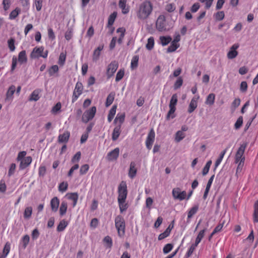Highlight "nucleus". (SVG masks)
<instances>
[{
  "instance_id": "nucleus-1",
  "label": "nucleus",
  "mask_w": 258,
  "mask_h": 258,
  "mask_svg": "<svg viewBox=\"0 0 258 258\" xmlns=\"http://www.w3.org/2000/svg\"><path fill=\"white\" fill-rule=\"evenodd\" d=\"M153 10V5L149 0H145L140 4L136 10L138 19L144 21L148 19L152 14Z\"/></svg>"
},
{
  "instance_id": "nucleus-2",
  "label": "nucleus",
  "mask_w": 258,
  "mask_h": 258,
  "mask_svg": "<svg viewBox=\"0 0 258 258\" xmlns=\"http://www.w3.org/2000/svg\"><path fill=\"white\" fill-rule=\"evenodd\" d=\"M27 57L25 50L20 51L18 54V58L16 56H13L12 58V66L11 72H13L16 69L18 62L22 64L27 62Z\"/></svg>"
},
{
  "instance_id": "nucleus-3",
  "label": "nucleus",
  "mask_w": 258,
  "mask_h": 258,
  "mask_svg": "<svg viewBox=\"0 0 258 258\" xmlns=\"http://www.w3.org/2000/svg\"><path fill=\"white\" fill-rule=\"evenodd\" d=\"M115 226L119 237H123L125 234V221L121 215H118L115 219Z\"/></svg>"
},
{
  "instance_id": "nucleus-4",
  "label": "nucleus",
  "mask_w": 258,
  "mask_h": 258,
  "mask_svg": "<svg viewBox=\"0 0 258 258\" xmlns=\"http://www.w3.org/2000/svg\"><path fill=\"white\" fill-rule=\"evenodd\" d=\"M117 200H126L127 196V189L126 183L125 181H122L118 187Z\"/></svg>"
},
{
  "instance_id": "nucleus-5",
  "label": "nucleus",
  "mask_w": 258,
  "mask_h": 258,
  "mask_svg": "<svg viewBox=\"0 0 258 258\" xmlns=\"http://www.w3.org/2000/svg\"><path fill=\"white\" fill-rule=\"evenodd\" d=\"M44 47L43 46L41 47H35L33 48L32 51L31 53L30 57L32 58H39L40 57H42L43 58H46L48 55V51L46 50L44 52Z\"/></svg>"
},
{
  "instance_id": "nucleus-6",
  "label": "nucleus",
  "mask_w": 258,
  "mask_h": 258,
  "mask_svg": "<svg viewBox=\"0 0 258 258\" xmlns=\"http://www.w3.org/2000/svg\"><path fill=\"white\" fill-rule=\"evenodd\" d=\"M177 103V95L176 94H173L171 98L169 103L170 109L167 115V119H168L170 117L173 118L174 117V115H172L175 111L176 105Z\"/></svg>"
},
{
  "instance_id": "nucleus-7",
  "label": "nucleus",
  "mask_w": 258,
  "mask_h": 258,
  "mask_svg": "<svg viewBox=\"0 0 258 258\" xmlns=\"http://www.w3.org/2000/svg\"><path fill=\"white\" fill-rule=\"evenodd\" d=\"M96 112L95 106L92 107L90 109L86 110L83 114L82 120L84 123H87L89 120H92Z\"/></svg>"
},
{
  "instance_id": "nucleus-8",
  "label": "nucleus",
  "mask_w": 258,
  "mask_h": 258,
  "mask_svg": "<svg viewBox=\"0 0 258 258\" xmlns=\"http://www.w3.org/2000/svg\"><path fill=\"white\" fill-rule=\"evenodd\" d=\"M166 18L164 15H160L156 22V28L158 31L163 32L167 30Z\"/></svg>"
},
{
  "instance_id": "nucleus-9",
  "label": "nucleus",
  "mask_w": 258,
  "mask_h": 258,
  "mask_svg": "<svg viewBox=\"0 0 258 258\" xmlns=\"http://www.w3.org/2000/svg\"><path fill=\"white\" fill-rule=\"evenodd\" d=\"M83 89L82 83L80 82H77L73 93L72 99V103H74L77 100L79 96L82 94Z\"/></svg>"
},
{
  "instance_id": "nucleus-10",
  "label": "nucleus",
  "mask_w": 258,
  "mask_h": 258,
  "mask_svg": "<svg viewBox=\"0 0 258 258\" xmlns=\"http://www.w3.org/2000/svg\"><path fill=\"white\" fill-rule=\"evenodd\" d=\"M246 146L241 145L237 151L235 157V163H244L245 157L244 156V153L245 151Z\"/></svg>"
},
{
  "instance_id": "nucleus-11",
  "label": "nucleus",
  "mask_w": 258,
  "mask_h": 258,
  "mask_svg": "<svg viewBox=\"0 0 258 258\" xmlns=\"http://www.w3.org/2000/svg\"><path fill=\"white\" fill-rule=\"evenodd\" d=\"M118 68V63L115 60L112 61L108 66L106 75L108 78L112 77Z\"/></svg>"
},
{
  "instance_id": "nucleus-12",
  "label": "nucleus",
  "mask_w": 258,
  "mask_h": 258,
  "mask_svg": "<svg viewBox=\"0 0 258 258\" xmlns=\"http://www.w3.org/2000/svg\"><path fill=\"white\" fill-rule=\"evenodd\" d=\"M173 198L175 200L182 201L186 198V192L185 191H181L179 187L174 188L172 191Z\"/></svg>"
},
{
  "instance_id": "nucleus-13",
  "label": "nucleus",
  "mask_w": 258,
  "mask_h": 258,
  "mask_svg": "<svg viewBox=\"0 0 258 258\" xmlns=\"http://www.w3.org/2000/svg\"><path fill=\"white\" fill-rule=\"evenodd\" d=\"M155 132L152 128L149 132L146 141V146L148 149L150 150L151 149L152 145L155 140Z\"/></svg>"
},
{
  "instance_id": "nucleus-14",
  "label": "nucleus",
  "mask_w": 258,
  "mask_h": 258,
  "mask_svg": "<svg viewBox=\"0 0 258 258\" xmlns=\"http://www.w3.org/2000/svg\"><path fill=\"white\" fill-rule=\"evenodd\" d=\"M239 46L238 43L234 44L228 52L227 56L228 58L232 59L235 58L238 55V51L236 50Z\"/></svg>"
},
{
  "instance_id": "nucleus-15",
  "label": "nucleus",
  "mask_w": 258,
  "mask_h": 258,
  "mask_svg": "<svg viewBox=\"0 0 258 258\" xmlns=\"http://www.w3.org/2000/svg\"><path fill=\"white\" fill-rule=\"evenodd\" d=\"M119 154V149L116 148L111 152H109L107 155V159L109 161L115 160L118 157Z\"/></svg>"
},
{
  "instance_id": "nucleus-16",
  "label": "nucleus",
  "mask_w": 258,
  "mask_h": 258,
  "mask_svg": "<svg viewBox=\"0 0 258 258\" xmlns=\"http://www.w3.org/2000/svg\"><path fill=\"white\" fill-rule=\"evenodd\" d=\"M199 97H200L198 95L197 96H194L192 98V99L189 103L188 108V112L189 113H192L197 107L198 100L199 99Z\"/></svg>"
},
{
  "instance_id": "nucleus-17",
  "label": "nucleus",
  "mask_w": 258,
  "mask_h": 258,
  "mask_svg": "<svg viewBox=\"0 0 258 258\" xmlns=\"http://www.w3.org/2000/svg\"><path fill=\"white\" fill-rule=\"evenodd\" d=\"M104 48V45L101 44L99 45L97 48H96L93 53L92 55V60L94 61H97L99 60L100 55L101 54V51L103 50Z\"/></svg>"
},
{
  "instance_id": "nucleus-18",
  "label": "nucleus",
  "mask_w": 258,
  "mask_h": 258,
  "mask_svg": "<svg viewBox=\"0 0 258 258\" xmlns=\"http://www.w3.org/2000/svg\"><path fill=\"white\" fill-rule=\"evenodd\" d=\"M127 0H119L118 6L121 9L122 13L126 14L130 11V7L126 5Z\"/></svg>"
},
{
  "instance_id": "nucleus-19",
  "label": "nucleus",
  "mask_w": 258,
  "mask_h": 258,
  "mask_svg": "<svg viewBox=\"0 0 258 258\" xmlns=\"http://www.w3.org/2000/svg\"><path fill=\"white\" fill-rule=\"evenodd\" d=\"M59 205V200L56 197H53L50 201L51 209L53 212H56Z\"/></svg>"
},
{
  "instance_id": "nucleus-20",
  "label": "nucleus",
  "mask_w": 258,
  "mask_h": 258,
  "mask_svg": "<svg viewBox=\"0 0 258 258\" xmlns=\"http://www.w3.org/2000/svg\"><path fill=\"white\" fill-rule=\"evenodd\" d=\"M32 162V158L30 156L25 157L21 160L20 164V168L23 169L28 167Z\"/></svg>"
},
{
  "instance_id": "nucleus-21",
  "label": "nucleus",
  "mask_w": 258,
  "mask_h": 258,
  "mask_svg": "<svg viewBox=\"0 0 258 258\" xmlns=\"http://www.w3.org/2000/svg\"><path fill=\"white\" fill-rule=\"evenodd\" d=\"M136 163L134 162H132L130 164L128 176L132 179L134 178L137 174V169L136 168Z\"/></svg>"
},
{
  "instance_id": "nucleus-22",
  "label": "nucleus",
  "mask_w": 258,
  "mask_h": 258,
  "mask_svg": "<svg viewBox=\"0 0 258 258\" xmlns=\"http://www.w3.org/2000/svg\"><path fill=\"white\" fill-rule=\"evenodd\" d=\"M120 212L122 213L125 211L128 208V205L126 202V200H117Z\"/></svg>"
},
{
  "instance_id": "nucleus-23",
  "label": "nucleus",
  "mask_w": 258,
  "mask_h": 258,
  "mask_svg": "<svg viewBox=\"0 0 258 258\" xmlns=\"http://www.w3.org/2000/svg\"><path fill=\"white\" fill-rule=\"evenodd\" d=\"M70 136V134L68 131H66L62 134L59 135L58 141L59 143H67L69 141Z\"/></svg>"
},
{
  "instance_id": "nucleus-24",
  "label": "nucleus",
  "mask_w": 258,
  "mask_h": 258,
  "mask_svg": "<svg viewBox=\"0 0 258 258\" xmlns=\"http://www.w3.org/2000/svg\"><path fill=\"white\" fill-rule=\"evenodd\" d=\"M121 133V126L120 124H119L115 126L113 131L112 134V140L113 141H116L120 136Z\"/></svg>"
},
{
  "instance_id": "nucleus-25",
  "label": "nucleus",
  "mask_w": 258,
  "mask_h": 258,
  "mask_svg": "<svg viewBox=\"0 0 258 258\" xmlns=\"http://www.w3.org/2000/svg\"><path fill=\"white\" fill-rule=\"evenodd\" d=\"M67 196L69 200L73 201V207H75L78 200V194L77 192H73L67 194Z\"/></svg>"
},
{
  "instance_id": "nucleus-26",
  "label": "nucleus",
  "mask_w": 258,
  "mask_h": 258,
  "mask_svg": "<svg viewBox=\"0 0 258 258\" xmlns=\"http://www.w3.org/2000/svg\"><path fill=\"white\" fill-rule=\"evenodd\" d=\"M40 92L41 91L39 89L34 90L30 96L29 100L35 101L38 100L40 98L39 94Z\"/></svg>"
},
{
  "instance_id": "nucleus-27",
  "label": "nucleus",
  "mask_w": 258,
  "mask_h": 258,
  "mask_svg": "<svg viewBox=\"0 0 258 258\" xmlns=\"http://www.w3.org/2000/svg\"><path fill=\"white\" fill-rule=\"evenodd\" d=\"M103 242L106 248L110 249L112 247L113 244L112 240L109 236H105L103 239Z\"/></svg>"
},
{
  "instance_id": "nucleus-28",
  "label": "nucleus",
  "mask_w": 258,
  "mask_h": 258,
  "mask_svg": "<svg viewBox=\"0 0 258 258\" xmlns=\"http://www.w3.org/2000/svg\"><path fill=\"white\" fill-rule=\"evenodd\" d=\"M16 91V87L14 85L11 86L6 93V100H9L13 98V94Z\"/></svg>"
},
{
  "instance_id": "nucleus-29",
  "label": "nucleus",
  "mask_w": 258,
  "mask_h": 258,
  "mask_svg": "<svg viewBox=\"0 0 258 258\" xmlns=\"http://www.w3.org/2000/svg\"><path fill=\"white\" fill-rule=\"evenodd\" d=\"M159 40L160 41V43L163 46H165L169 44L170 42H171L172 38L170 36H160L159 38Z\"/></svg>"
},
{
  "instance_id": "nucleus-30",
  "label": "nucleus",
  "mask_w": 258,
  "mask_h": 258,
  "mask_svg": "<svg viewBox=\"0 0 258 258\" xmlns=\"http://www.w3.org/2000/svg\"><path fill=\"white\" fill-rule=\"evenodd\" d=\"M116 106L113 105L112 108L109 110V113L108 114L107 116V119L109 122H110L113 119L115 113H116Z\"/></svg>"
},
{
  "instance_id": "nucleus-31",
  "label": "nucleus",
  "mask_w": 258,
  "mask_h": 258,
  "mask_svg": "<svg viewBox=\"0 0 258 258\" xmlns=\"http://www.w3.org/2000/svg\"><path fill=\"white\" fill-rule=\"evenodd\" d=\"M68 209L67 203L65 201H62L60 204L59 208V214L61 216H63L67 212Z\"/></svg>"
},
{
  "instance_id": "nucleus-32",
  "label": "nucleus",
  "mask_w": 258,
  "mask_h": 258,
  "mask_svg": "<svg viewBox=\"0 0 258 258\" xmlns=\"http://www.w3.org/2000/svg\"><path fill=\"white\" fill-rule=\"evenodd\" d=\"M226 152H227V149H225V150H224L223 151H222L221 152L219 157H218V158L216 160V161L215 162L214 170H216V168H217V167L220 164Z\"/></svg>"
},
{
  "instance_id": "nucleus-33",
  "label": "nucleus",
  "mask_w": 258,
  "mask_h": 258,
  "mask_svg": "<svg viewBox=\"0 0 258 258\" xmlns=\"http://www.w3.org/2000/svg\"><path fill=\"white\" fill-rule=\"evenodd\" d=\"M171 228H170V225H169L164 232L159 235L158 240H161L168 237L170 233Z\"/></svg>"
},
{
  "instance_id": "nucleus-34",
  "label": "nucleus",
  "mask_w": 258,
  "mask_h": 258,
  "mask_svg": "<svg viewBox=\"0 0 258 258\" xmlns=\"http://www.w3.org/2000/svg\"><path fill=\"white\" fill-rule=\"evenodd\" d=\"M68 225V222L66 221L65 220H62L59 223L57 227V231L58 232H61L63 231L67 226Z\"/></svg>"
},
{
  "instance_id": "nucleus-35",
  "label": "nucleus",
  "mask_w": 258,
  "mask_h": 258,
  "mask_svg": "<svg viewBox=\"0 0 258 258\" xmlns=\"http://www.w3.org/2000/svg\"><path fill=\"white\" fill-rule=\"evenodd\" d=\"M199 206L195 205L188 212L187 219H190L198 211Z\"/></svg>"
},
{
  "instance_id": "nucleus-36",
  "label": "nucleus",
  "mask_w": 258,
  "mask_h": 258,
  "mask_svg": "<svg viewBox=\"0 0 258 258\" xmlns=\"http://www.w3.org/2000/svg\"><path fill=\"white\" fill-rule=\"evenodd\" d=\"M117 16V13L114 12L109 17L108 19L107 27H111L114 23L115 18Z\"/></svg>"
},
{
  "instance_id": "nucleus-37",
  "label": "nucleus",
  "mask_w": 258,
  "mask_h": 258,
  "mask_svg": "<svg viewBox=\"0 0 258 258\" xmlns=\"http://www.w3.org/2000/svg\"><path fill=\"white\" fill-rule=\"evenodd\" d=\"M21 13V10L19 8H16L15 10L12 11L9 15V19L10 20H14L17 17L19 14Z\"/></svg>"
},
{
  "instance_id": "nucleus-38",
  "label": "nucleus",
  "mask_w": 258,
  "mask_h": 258,
  "mask_svg": "<svg viewBox=\"0 0 258 258\" xmlns=\"http://www.w3.org/2000/svg\"><path fill=\"white\" fill-rule=\"evenodd\" d=\"M238 165L236 168L235 176L238 178L239 176H241L242 173V169L244 166V163H238Z\"/></svg>"
},
{
  "instance_id": "nucleus-39",
  "label": "nucleus",
  "mask_w": 258,
  "mask_h": 258,
  "mask_svg": "<svg viewBox=\"0 0 258 258\" xmlns=\"http://www.w3.org/2000/svg\"><path fill=\"white\" fill-rule=\"evenodd\" d=\"M215 99V94L213 93H211L207 96L205 103L208 105H212L214 103Z\"/></svg>"
},
{
  "instance_id": "nucleus-40",
  "label": "nucleus",
  "mask_w": 258,
  "mask_h": 258,
  "mask_svg": "<svg viewBox=\"0 0 258 258\" xmlns=\"http://www.w3.org/2000/svg\"><path fill=\"white\" fill-rule=\"evenodd\" d=\"M138 61H139V56L138 55H135L133 57L132 61H131V68L132 69L134 70L137 68L138 65Z\"/></svg>"
},
{
  "instance_id": "nucleus-41",
  "label": "nucleus",
  "mask_w": 258,
  "mask_h": 258,
  "mask_svg": "<svg viewBox=\"0 0 258 258\" xmlns=\"http://www.w3.org/2000/svg\"><path fill=\"white\" fill-rule=\"evenodd\" d=\"M179 47V44L176 42H171L170 45L167 48V52H172L175 51Z\"/></svg>"
},
{
  "instance_id": "nucleus-42",
  "label": "nucleus",
  "mask_w": 258,
  "mask_h": 258,
  "mask_svg": "<svg viewBox=\"0 0 258 258\" xmlns=\"http://www.w3.org/2000/svg\"><path fill=\"white\" fill-rule=\"evenodd\" d=\"M154 46V38L153 37H150L148 39V42L146 44V48L147 49L151 50L152 49Z\"/></svg>"
},
{
  "instance_id": "nucleus-43",
  "label": "nucleus",
  "mask_w": 258,
  "mask_h": 258,
  "mask_svg": "<svg viewBox=\"0 0 258 258\" xmlns=\"http://www.w3.org/2000/svg\"><path fill=\"white\" fill-rule=\"evenodd\" d=\"M61 104L60 102H57L51 109V112L52 114H56L60 111Z\"/></svg>"
},
{
  "instance_id": "nucleus-44",
  "label": "nucleus",
  "mask_w": 258,
  "mask_h": 258,
  "mask_svg": "<svg viewBox=\"0 0 258 258\" xmlns=\"http://www.w3.org/2000/svg\"><path fill=\"white\" fill-rule=\"evenodd\" d=\"M32 213V208L31 207H28L25 208L24 212V217L25 219H29Z\"/></svg>"
},
{
  "instance_id": "nucleus-45",
  "label": "nucleus",
  "mask_w": 258,
  "mask_h": 258,
  "mask_svg": "<svg viewBox=\"0 0 258 258\" xmlns=\"http://www.w3.org/2000/svg\"><path fill=\"white\" fill-rule=\"evenodd\" d=\"M185 137V134L182 131H178L175 134V140L177 142L181 141Z\"/></svg>"
},
{
  "instance_id": "nucleus-46",
  "label": "nucleus",
  "mask_w": 258,
  "mask_h": 258,
  "mask_svg": "<svg viewBox=\"0 0 258 258\" xmlns=\"http://www.w3.org/2000/svg\"><path fill=\"white\" fill-rule=\"evenodd\" d=\"M114 99V94L113 93H110L106 99L105 105L106 107L110 106L113 102Z\"/></svg>"
},
{
  "instance_id": "nucleus-47",
  "label": "nucleus",
  "mask_w": 258,
  "mask_h": 258,
  "mask_svg": "<svg viewBox=\"0 0 258 258\" xmlns=\"http://www.w3.org/2000/svg\"><path fill=\"white\" fill-rule=\"evenodd\" d=\"M59 68L57 65H53L51 66L48 70V74L50 76L54 75L55 73L58 72Z\"/></svg>"
},
{
  "instance_id": "nucleus-48",
  "label": "nucleus",
  "mask_w": 258,
  "mask_h": 258,
  "mask_svg": "<svg viewBox=\"0 0 258 258\" xmlns=\"http://www.w3.org/2000/svg\"><path fill=\"white\" fill-rule=\"evenodd\" d=\"M10 248L11 247L10 243L7 242L4 246L3 254H2L4 258H6L8 254H9V253L10 252Z\"/></svg>"
},
{
  "instance_id": "nucleus-49",
  "label": "nucleus",
  "mask_w": 258,
  "mask_h": 258,
  "mask_svg": "<svg viewBox=\"0 0 258 258\" xmlns=\"http://www.w3.org/2000/svg\"><path fill=\"white\" fill-rule=\"evenodd\" d=\"M125 119V113H122L120 114H118L114 119V122L118 121L119 124H121L124 121Z\"/></svg>"
},
{
  "instance_id": "nucleus-50",
  "label": "nucleus",
  "mask_w": 258,
  "mask_h": 258,
  "mask_svg": "<svg viewBox=\"0 0 258 258\" xmlns=\"http://www.w3.org/2000/svg\"><path fill=\"white\" fill-rule=\"evenodd\" d=\"M89 169V166L88 164H85L82 165L80 169V174L82 175L86 174Z\"/></svg>"
},
{
  "instance_id": "nucleus-51",
  "label": "nucleus",
  "mask_w": 258,
  "mask_h": 258,
  "mask_svg": "<svg viewBox=\"0 0 258 258\" xmlns=\"http://www.w3.org/2000/svg\"><path fill=\"white\" fill-rule=\"evenodd\" d=\"M66 53H64L63 52L60 53L59 56L58 61V64L60 66H63L65 63V61H66Z\"/></svg>"
},
{
  "instance_id": "nucleus-52",
  "label": "nucleus",
  "mask_w": 258,
  "mask_h": 258,
  "mask_svg": "<svg viewBox=\"0 0 258 258\" xmlns=\"http://www.w3.org/2000/svg\"><path fill=\"white\" fill-rule=\"evenodd\" d=\"M124 75V69H120L116 74L115 81L118 82L121 80Z\"/></svg>"
},
{
  "instance_id": "nucleus-53",
  "label": "nucleus",
  "mask_w": 258,
  "mask_h": 258,
  "mask_svg": "<svg viewBox=\"0 0 258 258\" xmlns=\"http://www.w3.org/2000/svg\"><path fill=\"white\" fill-rule=\"evenodd\" d=\"M212 163L211 160H209L207 162L202 171V174L203 175H206L208 173Z\"/></svg>"
},
{
  "instance_id": "nucleus-54",
  "label": "nucleus",
  "mask_w": 258,
  "mask_h": 258,
  "mask_svg": "<svg viewBox=\"0 0 258 258\" xmlns=\"http://www.w3.org/2000/svg\"><path fill=\"white\" fill-rule=\"evenodd\" d=\"M173 248V245L171 243L166 244L163 248V252L164 254L169 253Z\"/></svg>"
},
{
  "instance_id": "nucleus-55",
  "label": "nucleus",
  "mask_w": 258,
  "mask_h": 258,
  "mask_svg": "<svg viewBox=\"0 0 258 258\" xmlns=\"http://www.w3.org/2000/svg\"><path fill=\"white\" fill-rule=\"evenodd\" d=\"M215 19L217 21L222 20L225 17V14L223 11H219L214 15Z\"/></svg>"
},
{
  "instance_id": "nucleus-56",
  "label": "nucleus",
  "mask_w": 258,
  "mask_h": 258,
  "mask_svg": "<svg viewBox=\"0 0 258 258\" xmlns=\"http://www.w3.org/2000/svg\"><path fill=\"white\" fill-rule=\"evenodd\" d=\"M81 152L79 151L76 153V154L71 159V162L73 163H78L81 159Z\"/></svg>"
},
{
  "instance_id": "nucleus-57",
  "label": "nucleus",
  "mask_w": 258,
  "mask_h": 258,
  "mask_svg": "<svg viewBox=\"0 0 258 258\" xmlns=\"http://www.w3.org/2000/svg\"><path fill=\"white\" fill-rule=\"evenodd\" d=\"M243 124V117L242 116H239L237 119L234 124V128L236 130L239 129Z\"/></svg>"
},
{
  "instance_id": "nucleus-58",
  "label": "nucleus",
  "mask_w": 258,
  "mask_h": 258,
  "mask_svg": "<svg viewBox=\"0 0 258 258\" xmlns=\"http://www.w3.org/2000/svg\"><path fill=\"white\" fill-rule=\"evenodd\" d=\"M68 187V184L67 182L60 183L58 186V190L61 192H64L67 190Z\"/></svg>"
},
{
  "instance_id": "nucleus-59",
  "label": "nucleus",
  "mask_w": 258,
  "mask_h": 258,
  "mask_svg": "<svg viewBox=\"0 0 258 258\" xmlns=\"http://www.w3.org/2000/svg\"><path fill=\"white\" fill-rule=\"evenodd\" d=\"M183 80L181 77H179L174 84V89L176 90L182 85Z\"/></svg>"
},
{
  "instance_id": "nucleus-60",
  "label": "nucleus",
  "mask_w": 258,
  "mask_h": 258,
  "mask_svg": "<svg viewBox=\"0 0 258 258\" xmlns=\"http://www.w3.org/2000/svg\"><path fill=\"white\" fill-rule=\"evenodd\" d=\"M16 168V164L12 163L11 164L10 168L8 171V175L9 177L11 176L12 175H13L15 172Z\"/></svg>"
},
{
  "instance_id": "nucleus-61",
  "label": "nucleus",
  "mask_w": 258,
  "mask_h": 258,
  "mask_svg": "<svg viewBox=\"0 0 258 258\" xmlns=\"http://www.w3.org/2000/svg\"><path fill=\"white\" fill-rule=\"evenodd\" d=\"M8 46L11 51H14L15 49V40L13 38H11L8 40Z\"/></svg>"
},
{
  "instance_id": "nucleus-62",
  "label": "nucleus",
  "mask_w": 258,
  "mask_h": 258,
  "mask_svg": "<svg viewBox=\"0 0 258 258\" xmlns=\"http://www.w3.org/2000/svg\"><path fill=\"white\" fill-rule=\"evenodd\" d=\"M225 224V221H222L219 223V224L214 229V233H217L221 231L222 229L224 224Z\"/></svg>"
},
{
  "instance_id": "nucleus-63",
  "label": "nucleus",
  "mask_w": 258,
  "mask_h": 258,
  "mask_svg": "<svg viewBox=\"0 0 258 258\" xmlns=\"http://www.w3.org/2000/svg\"><path fill=\"white\" fill-rule=\"evenodd\" d=\"M3 8L5 11H7L9 9L11 5L10 0H3Z\"/></svg>"
},
{
  "instance_id": "nucleus-64",
  "label": "nucleus",
  "mask_w": 258,
  "mask_h": 258,
  "mask_svg": "<svg viewBox=\"0 0 258 258\" xmlns=\"http://www.w3.org/2000/svg\"><path fill=\"white\" fill-rule=\"evenodd\" d=\"M240 91L244 93L247 90V84L245 81H242L240 86Z\"/></svg>"
}]
</instances>
